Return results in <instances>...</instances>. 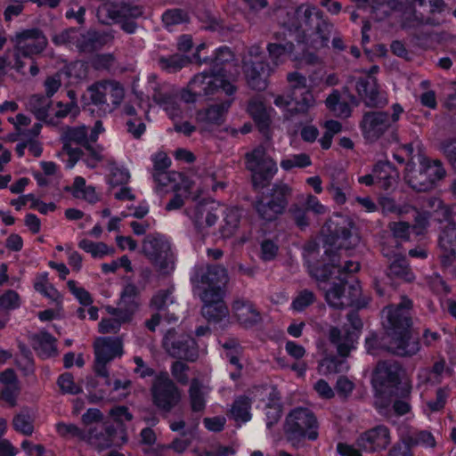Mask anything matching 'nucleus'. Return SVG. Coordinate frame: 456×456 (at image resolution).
Wrapping results in <instances>:
<instances>
[{"label": "nucleus", "instance_id": "obj_40", "mask_svg": "<svg viewBox=\"0 0 456 456\" xmlns=\"http://www.w3.org/2000/svg\"><path fill=\"white\" fill-rule=\"evenodd\" d=\"M439 247L447 256H456V226L453 224L445 225L439 236Z\"/></svg>", "mask_w": 456, "mask_h": 456}, {"label": "nucleus", "instance_id": "obj_17", "mask_svg": "<svg viewBox=\"0 0 456 456\" xmlns=\"http://www.w3.org/2000/svg\"><path fill=\"white\" fill-rule=\"evenodd\" d=\"M391 126L390 115L387 111H368L360 123L363 137L370 142L379 140Z\"/></svg>", "mask_w": 456, "mask_h": 456}, {"label": "nucleus", "instance_id": "obj_6", "mask_svg": "<svg viewBox=\"0 0 456 456\" xmlns=\"http://www.w3.org/2000/svg\"><path fill=\"white\" fill-rule=\"evenodd\" d=\"M318 422L314 412L305 407H297L289 411L284 424V434L291 445L299 449L303 440L314 441L318 437Z\"/></svg>", "mask_w": 456, "mask_h": 456}, {"label": "nucleus", "instance_id": "obj_57", "mask_svg": "<svg viewBox=\"0 0 456 456\" xmlns=\"http://www.w3.org/2000/svg\"><path fill=\"white\" fill-rule=\"evenodd\" d=\"M315 301L314 292L308 289L301 290L291 303V307L297 312H302Z\"/></svg>", "mask_w": 456, "mask_h": 456}, {"label": "nucleus", "instance_id": "obj_52", "mask_svg": "<svg viewBox=\"0 0 456 456\" xmlns=\"http://www.w3.org/2000/svg\"><path fill=\"white\" fill-rule=\"evenodd\" d=\"M78 247L87 253H90L94 257H102L107 255L108 246L103 242H94L87 239H83L79 241Z\"/></svg>", "mask_w": 456, "mask_h": 456}, {"label": "nucleus", "instance_id": "obj_3", "mask_svg": "<svg viewBox=\"0 0 456 456\" xmlns=\"http://www.w3.org/2000/svg\"><path fill=\"white\" fill-rule=\"evenodd\" d=\"M104 131L101 120H97L88 133V127L85 125L77 126H67L61 137L63 143V151L69 155L67 168H72L75 164L86 154L84 159L86 166L95 167L102 159V149L95 144L98 136Z\"/></svg>", "mask_w": 456, "mask_h": 456}, {"label": "nucleus", "instance_id": "obj_1", "mask_svg": "<svg viewBox=\"0 0 456 456\" xmlns=\"http://www.w3.org/2000/svg\"><path fill=\"white\" fill-rule=\"evenodd\" d=\"M325 255L329 257L330 264L322 267L308 264L307 267L309 274L317 281H326L333 275L340 281L339 284L334 283L326 291L325 299L328 305L337 309L358 305L361 296L359 282L355 281L349 284L343 275L357 272L360 269L359 263L346 260L342 265L339 261L340 256L330 248L325 249Z\"/></svg>", "mask_w": 456, "mask_h": 456}, {"label": "nucleus", "instance_id": "obj_7", "mask_svg": "<svg viewBox=\"0 0 456 456\" xmlns=\"http://www.w3.org/2000/svg\"><path fill=\"white\" fill-rule=\"evenodd\" d=\"M273 69L265 61V53L259 45L248 47L242 57V70L248 86L253 90H265L268 85L267 77Z\"/></svg>", "mask_w": 456, "mask_h": 456}, {"label": "nucleus", "instance_id": "obj_53", "mask_svg": "<svg viewBox=\"0 0 456 456\" xmlns=\"http://www.w3.org/2000/svg\"><path fill=\"white\" fill-rule=\"evenodd\" d=\"M34 288L37 291L40 292L46 297L56 299L58 297V291L53 288L52 284L48 283L46 273L37 276Z\"/></svg>", "mask_w": 456, "mask_h": 456}, {"label": "nucleus", "instance_id": "obj_56", "mask_svg": "<svg viewBox=\"0 0 456 456\" xmlns=\"http://www.w3.org/2000/svg\"><path fill=\"white\" fill-rule=\"evenodd\" d=\"M154 181L161 187L171 186L175 189L177 186V180L181 177V175L174 171H160L153 172L152 174Z\"/></svg>", "mask_w": 456, "mask_h": 456}, {"label": "nucleus", "instance_id": "obj_36", "mask_svg": "<svg viewBox=\"0 0 456 456\" xmlns=\"http://www.w3.org/2000/svg\"><path fill=\"white\" fill-rule=\"evenodd\" d=\"M326 107L338 118H346L352 114L349 102L342 98L338 90H334L325 101Z\"/></svg>", "mask_w": 456, "mask_h": 456}, {"label": "nucleus", "instance_id": "obj_26", "mask_svg": "<svg viewBox=\"0 0 456 456\" xmlns=\"http://www.w3.org/2000/svg\"><path fill=\"white\" fill-rule=\"evenodd\" d=\"M147 84V94L145 95L147 100H149V98L151 97L152 100L159 105L166 104L169 102V94H167L165 91L164 86L157 81V76L155 74H151L148 76ZM133 97L138 102V105L142 107L144 94L142 92L134 93Z\"/></svg>", "mask_w": 456, "mask_h": 456}, {"label": "nucleus", "instance_id": "obj_45", "mask_svg": "<svg viewBox=\"0 0 456 456\" xmlns=\"http://www.w3.org/2000/svg\"><path fill=\"white\" fill-rule=\"evenodd\" d=\"M291 193L292 189L288 184L276 183L271 190L270 200L275 204H279L280 208L285 211Z\"/></svg>", "mask_w": 456, "mask_h": 456}, {"label": "nucleus", "instance_id": "obj_60", "mask_svg": "<svg viewBox=\"0 0 456 456\" xmlns=\"http://www.w3.org/2000/svg\"><path fill=\"white\" fill-rule=\"evenodd\" d=\"M310 157L305 153L292 155L281 162V167L284 170H289L294 167H305L311 165Z\"/></svg>", "mask_w": 456, "mask_h": 456}, {"label": "nucleus", "instance_id": "obj_31", "mask_svg": "<svg viewBox=\"0 0 456 456\" xmlns=\"http://www.w3.org/2000/svg\"><path fill=\"white\" fill-rule=\"evenodd\" d=\"M232 102L233 98H230L221 103L213 104L204 111L200 112L199 118L208 125L220 126L224 123Z\"/></svg>", "mask_w": 456, "mask_h": 456}, {"label": "nucleus", "instance_id": "obj_39", "mask_svg": "<svg viewBox=\"0 0 456 456\" xmlns=\"http://www.w3.org/2000/svg\"><path fill=\"white\" fill-rule=\"evenodd\" d=\"M251 400L245 396L240 395L237 397L232 404L230 413L232 419L237 422H247L251 419Z\"/></svg>", "mask_w": 456, "mask_h": 456}, {"label": "nucleus", "instance_id": "obj_43", "mask_svg": "<svg viewBox=\"0 0 456 456\" xmlns=\"http://www.w3.org/2000/svg\"><path fill=\"white\" fill-rule=\"evenodd\" d=\"M57 434L64 439L77 438L85 441L87 436L86 430L80 428L76 424L60 421L55 424Z\"/></svg>", "mask_w": 456, "mask_h": 456}, {"label": "nucleus", "instance_id": "obj_10", "mask_svg": "<svg viewBox=\"0 0 456 456\" xmlns=\"http://www.w3.org/2000/svg\"><path fill=\"white\" fill-rule=\"evenodd\" d=\"M246 160L247 168L252 174L253 184L256 187H265L277 171L276 163L266 154L262 145L247 153Z\"/></svg>", "mask_w": 456, "mask_h": 456}, {"label": "nucleus", "instance_id": "obj_55", "mask_svg": "<svg viewBox=\"0 0 456 456\" xmlns=\"http://www.w3.org/2000/svg\"><path fill=\"white\" fill-rule=\"evenodd\" d=\"M79 30L69 28L53 37L52 41L55 45H70L76 47Z\"/></svg>", "mask_w": 456, "mask_h": 456}, {"label": "nucleus", "instance_id": "obj_30", "mask_svg": "<svg viewBox=\"0 0 456 456\" xmlns=\"http://www.w3.org/2000/svg\"><path fill=\"white\" fill-rule=\"evenodd\" d=\"M332 30V24L325 20H319V22H316L315 30L306 39L305 45L314 51L327 47Z\"/></svg>", "mask_w": 456, "mask_h": 456}, {"label": "nucleus", "instance_id": "obj_14", "mask_svg": "<svg viewBox=\"0 0 456 456\" xmlns=\"http://www.w3.org/2000/svg\"><path fill=\"white\" fill-rule=\"evenodd\" d=\"M347 320L354 331L344 330L342 332L338 328H331L329 335L330 342L336 346L338 354L342 357H346L350 351L354 348V344L358 338L357 331L362 327V323L356 312L350 313L347 315Z\"/></svg>", "mask_w": 456, "mask_h": 456}, {"label": "nucleus", "instance_id": "obj_8", "mask_svg": "<svg viewBox=\"0 0 456 456\" xmlns=\"http://www.w3.org/2000/svg\"><path fill=\"white\" fill-rule=\"evenodd\" d=\"M142 251L159 273L168 274L175 269L171 245L163 236H147L142 242Z\"/></svg>", "mask_w": 456, "mask_h": 456}, {"label": "nucleus", "instance_id": "obj_37", "mask_svg": "<svg viewBox=\"0 0 456 456\" xmlns=\"http://www.w3.org/2000/svg\"><path fill=\"white\" fill-rule=\"evenodd\" d=\"M52 100L43 94H33L29 97L27 108L40 121H46Z\"/></svg>", "mask_w": 456, "mask_h": 456}, {"label": "nucleus", "instance_id": "obj_41", "mask_svg": "<svg viewBox=\"0 0 456 456\" xmlns=\"http://www.w3.org/2000/svg\"><path fill=\"white\" fill-rule=\"evenodd\" d=\"M294 50V45L291 42L285 44L270 43L267 45V51L274 67L282 63L286 57L290 55Z\"/></svg>", "mask_w": 456, "mask_h": 456}, {"label": "nucleus", "instance_id": "obj_48", "mask_svg": "<svg viewBox=\"0 0 456 456\" xmlns=\"http://www.w3.org/2000/svg\"><path fill=\"white\" fill-rule=\"evenodd\" d=\"M116 444L118 440H120L122 444L127 441L126 426L123 423L124 420L131 421L133 419V415L127 411V408L125 406L116 407Z\"/></svg>", "mask_w": 456, "mask_h": 456}, {"label": "nucleus", "instance_id": "obj_13", "mask_svg": "<svg viewBox=\"0 0 456 456\" xmlns=\"http://www.w3.org/2000/svg\"><path fill=\"white\" fill-rule=\"evenodd\" d=\"M163 346L169 355L175 358L194 362L199 356L194 339L185 334H178L169 330L164 337Z\"/></svg>", "mask_w": 456, "mask_h": 456}, {"label": "nucleus", "instance_id": "obj_12", "mask_svg": "<svg viewBox=\"0 0 456 456\" xmlns=\"http://www.w3.org/2000/svg\"><path fill=\"white\" fill-rule=\"evenodd\" d=\"M153 403L160 410L170 411L181 400V392L167 372L155 377L151 386Z\"/></svg>", "mask_w": 456, "mask_h": 456}, {"label": "nucleus", "instance_id": "obj_4", "mask_svg": "<svg viewBox=\"0 0 456 456\" xmlns=\"http://www.w3.org/2000/svg\"><path fill=\"white\" fill-rule=\"evenodd\" d=\"M12 44V56L15 62L16 72L26 75V61H29L28 73L36 77L39 73V67L36 57L41 55L48 45V39L44 31L38 28H31L16 31L11 37Z\"/></svg>", "mask_w": 456, "mask_h": 456}, {"label": "nucleus", "instance_id": "obj_2", "mask_svg": "<svg viewBox=\"0 0 456 456\" xmlns=\"http://www.w3.org/2000/svg\"><path fill=\"white\" fill-rule=\"evenodd\" d=\"M411 306V300L403 299L396 306L390 305L382 311V324L387 334L381 346L399 356H412L420 349L419 338L413 337L410 330Z\"/></svg>", "mask_w": 456, "mask_h": 456}, {"label": "nucleus", "instance_id": "obj_46", "mask_svg": "<svg viewBox=\"0 0 456 456\" xmlns=\"http://www.w3.org/2000/svg\"><path fill=\"white\" fill-rule=\"evenodd\" d=\"M348 364L345 360H338L336 357H325L318 365V371L322 375L335 374L346 371Z\"/></svg>", "mask_w": 456, "mask_h": 456}, {"label": "nucleus", "instance_id": "obj_5", "mask_svg": "<svg viewBox=\"0 0 456 456\" xmlns=\"http://www.w3.org/2000/svg\"><path fill=\"white\" fill-rule=\"evenodd\" d=\"M237 87L225 78L223 69L200 73L190 81L188 90L183 92L182 99L186 102L195 101L196 96L217 97L221 93L233 95Z\"/></svg>", "mask_w": 456, "mask_h": 456}, {"label": "nucleus", "instance_id": "obj_20", "mask_svg": "<svg viewBox=\"0 0 456 456\" xmlns=\"http://www.w3.org/2000/svg\"><path fill=\"white\" fill-rule=\"evenodd\" d=\"M335 227L332 230L331 225H329V230L331 233V244L336 245L338 248L348 249L356 246L359 243V237L355 232L353 231V223L348 218L339 217L336 222H331Z\"/></svg>", "mask_w": 456, "mask_h": 456}, {"label": "nucleus", "instance_id": "obj_62", "mask_svg": "<svg viewBox=\"0 0 456 456\" xmlns=\"http://www.w3.org/2000/svg\"><path fill=\"white\" fill-rule=\"evenodd\" d=\"M96 15L102 24L111 25L114 22V4L110 1L102 3Z\"/></svg>", "mask_w": 456, "mask_h": 456}, {"label": "nucleus", "instance_id": "obj_54", "mask_svg": "<svg viewBox=\"0 0 456 456\" xmlns=\"http://www.w3.org/2000/svg\"><path fill=\"white\" fill-rule=\"evenodd\" d=\"M57 384L63 394L78 395L82 392V387L74 382L72 374L69 372L60 375Z\"/></svg>", "mask_w": 456, "mask_h": 456}, {"label": "nucleus", "instance_id": "obj_19", "mask_svg": "<svg viewBox=\"0 0 456 456\" xmlns=\"http://www.w3.org/2000/svg\"><path fill=\"white\" fill-rule=\"evenodd\" d=\"M355 88L369 107L382 108L388 102L386 93L379 88L377 79L372 76L360 78Z\"/></svg>", "mask_w": 456, "mask_h": 456}, {"label": "nucleus", "instance_id": "obj_22", "mask_svg": "<svg viewBox=\"0 0 456 456\" xmlns=\"http://www.w3.org/2000/svg\"><path fill=\"white\" fill-rule=\"evenodd\" d=\"M231 308L233 317L244 327H252L261 321L260 312L253 302L245 297H234Z\"/></svg>", "mask_w": 456, "mask_h": 456}, {"label": "nucleus", "instance_id": "obj_21", "mask_svg": "<svg viewBox=\"0 0 456 456\" xmlns=\"http://www.w3.org/2000/svg\"><path fill=\"white\" fill-rule=\"evenodd\" d=\"M138 290L134 284H127L121 292L120 299L116 307V324L127 323L138 308L136 300Z\"/></svg>", "mask_w": 456, "mask_h": 456}, {"label": "nucleus", "instance_id": "obj_59", "mask_svg": "<svg viewBox=\"0 0 456 456\" xmlns=\"http://www.w3.org/2000/svg\"><path fill=\"white\" fill-rule=\"evenodd\" d=\"M20 349L21 355L16 360L17 366L25 376L31 375L35 370L34 360L31 355V352L25 346L20 347Z\"/></svg>", "mask_w": 456, "mask_h": 456}, {"label": "nucleus", "instance_id": "obj_9", "mask_svg": "<svg viewBox=\"0 0 456 456\" xmlns=\"http://www.w3.org/2000/svg\"><path fill=\"white\" fill-rule=\"evenodd\" d=\"M191 281L200 293L224 294L223 287L228 281V275L221 265H199L193 269Z\"/></svg>", "mask_w": 456, "mask_h": 456}, {"label": "nucleus", "instance_id": "obj_50", "mask_svg": "<svg viewBox=\"0 0 456 456\" xmlns=\"http://www.w3.org/2000/svg\"><path fill=\"white\" fill-rule=\"evenodd\" d=\"M109 87L110 88V91H113L114 84L107 80L100 81L92 85L88 88L92 102L95 105L104 104L106 102V94Z\"/></svg>", "mask_w": 456, "mask_h": 456}, {"label": "nucleus", "instance_id": "obj_23", "mask_svg": "<svg viewBox=\"0 0 456 456\" xmlns=\"http://www.w3.org/2000/svg\"><path fill=\"white\" fill-rule=\"evenodd\" d=\"M223 296L224 294L200 293V297L204 303L201 314L208 322H218L228 316L229 310Z\"/></svg>", "mask_w": 456, "mask_h": 456}, {"label": "nucleus", "instance_id": "obj_35", "mask_svg": "<svg viewBox=\"0 0 456 456\" xmlns=\"http://www.w3.org/2000/svg\"><path fill=\"white\" fill-rule=\"evenodd\" d=\"M247 110L261 131H265L268 128L270 116L263 101L259 97H254L248 102Z\"/></svg>", "mask_w": 456, "mask_h": 456}, {"label": "nucleus", "instance_id": "obj_32", "mask_svg": "<svg viewBox=\"0 0 456 456\" xmlns=\"http://www.w3.org/2000/svg\"><path fill=\"white\" fill-rule=\"evenodd\" d=\"M376 183L387 190L397 181L399 174L389 162H379L373 168Z\"/></svg>", "mask_w": 456, "mask_h": 456}, {"label": "nucleus", "instance_id": "obj_34", "mask_svg": "<svg viewBox=\"0 0 456 456\" xmlns=\"http://www.w3.org/2000/svg\"><path fill=\"white\" fill-rule=\"evenodd\" d=\"M141 14L142 11L139 7L125 4L116 11V24H119L125 32L132 34L136 28L134 19Z\"/></svg>", "mask_w": 456, "mask_h": 456}, {"label": "nucleus", "instance_id": "obj_38", "mask_svg": "<svg viewBox=\"0 0 456 456\" xmlns=\"http://www.w3.org/2000/svg\"><path fill=\"white\" fill-rule=\"evenodd\" d=\"M388 275L404 281H412L415 278L404 256H395L388 268Z\"/></svg>", "mask_w": 456, "mask_h": 456}, {"label": "nucleus", "instance_id": "obj_28", "mask_svg": "<svg viewBox=\"0 0 456 456\" xmlns=\"http://www.w3.org/2000/svg\"><path fill=\"white\" fill-rule=\"evenodd\" d=\"M32 345L37 355L42 359L54 357L58 354L56 338L47 331H40L33 335Z\"/></svg>", "mask_w": 456, "mask_h": 456}, {"label": "nucleus", "instance_id": "obj_42", "mask_svg": "<svg viewBox=\"0 0 456 456\" xmlns=\"http://www.w3.org/2000/svg\"><path fill=\"white\" fill-rule=\"evenodd\" d=\"M122 112L129 117V118L125 121L127 132L134 138H140L145 132L146 126L144 123L134 117L136 113L135 109L129 104H125L122 109Z\"/></svg>", "mask_w": 456, "mask_h": 456}, {"label": "nucleus", "instance_id": "obj_63", "mask_svg": "<svg viewBox=\"0 0 456 456\" xmlns=\"http://www.w3.org/2000/svg\"><path fill=\"white\" fill-rule=\"evenodd\" d=\"M20 305V298L19 294L12 290L8 289L2 296H0V307L4 310H14Z\"/></svg>", "mask_w": 456, "mask_h": 456}, {"label": "nucleus", "instance_id": "obj_18", "mask_svg": "<svg viewBox=\"0 0 456 456\" xmlns=\"http://www.w3.org/2000/svg\"><path fill=\"white\" fill-rule=\"evenodd\" d=\"M218 210L219 208L213 202L200 201L189 208L186 213L193 222L195 228L203 232L216 223L219 217Z\"/></svg>", "mask_w": 456, "mask_h": 456}, {"label": "nucleus", "instance_id": "obj_64", "mask_svg": "<svg viewBox=\"0 0 456 456\" xmlns=\"http://www.w3.org/2000/svg\"><path fill=\"white\" fill-rule=\"evenodd\" d=\"M67 285L70 292L75 296V297L79 301L81 305L86 306L92 305L93 298L87 290L82 287H77V282L73 280L69 281Z\"/></svg>", "mask_w": 456, "mask_h": 456}, {"label": "nucleus", "instance_id": "obj_58", "mask_svg": "<svg viewBox=\"0 0 456 456\" xmlns=\"http://www.w3.org/2000/svg\"><path fill=\"white\" fill-rule=\"evenodd\" d=\"M401 150L409 158L408 161L418 163L425 157L423 153V145L418 139L411 142L410 143L403 144L401 147Z\"/></svg>", "mask_w": 456, "mask_h": 456}, {"label": "nucleus", "instance_id": "obj_25", "mask_svg": "<svg viewBox=\"0 0 456 456\" xmlns=\"http://www.w3.org/2000/svg\"><path fill=\"white\" fill-rule=\"evenodd\" d=\"M404 179L413 190L418 191H427L434 187L425 168L416 162H407Z\"/></svg>", "mask_w": 456, "mask_h": 456}, {"label": "nucleus", "instance_id": "obj_47", "mask_svg": "<svg viewBox=\"0 0 456 456\" xmlns=\"http://www.w3.org/2000/svg\"><path fill=\"white\" fill-rule=\"evenodd\" d=\"M418 164H421L423 168H425L428 177L431 181L433 186H435V184L438 181L442 180L445 175V170L439 160L431 161L424 157L418 162Z\"/></svg>", "mask_w": 456, "mask_h": 456}, {"label": "nucleus", "instance_id": "obj_44", "mask_svg": "<svg viewBox=\"0 0 456 456\" xmlns=\"http://www.w3.org/2000/svg\"><path fill=\"white\" fill-rule=\"evenodd\" d=\"M296 16L300 26H311L314 19L316 22L322 20L321 12L315 6L308 4L299 5L296 10Z\"/></svg>", "mask_w": 456, "mask_h": 456}, {"label": "nucleus", "instance_id": "obj_51", "mask_svg": "<svg viewBox=\"0 0 456 456\" xmlns=\"http://www.w3.org/2000/svg\"><path fill=\"white\" fill-rule=\"evenodd\" d=\"M14 429L24 436H31L34 432L33 419L27 411L15 415L12 420Z\"/></svg>", "mask_w": 456, "mask_h": 456}, {"label": "nucleus", "instance_id": "obj_16", "mask_svg": "<svg viewBox=\"0 0 456 456\" xmlns=\"http://www.w3.org/2000/svg\"><path fill=\"white\" fill-rule=\"evenodd\" d=\"M94 363L96 376L103 378L107 385L110 381V365L114 359V338L100 337L94 342Z\"/></svg>", "mask_w": 456, "mask_h": 456}, {"label": "nucleus", "instance_id": "obj_11", "mask_svg": "<svg viewBox=\"0 0 456 456\" xmlns=\"http://www.w3.org/2000/svg\"><path fill=\"white\" fill-rule=\"evenodd\" d=\"M373 383L382 392L387 388H396L403 385L404 392H410L411 381L405 370L395 361L379 362L375 369Z\"/></svg>", "mask_w": 456, "mask_h": 456}, {"label": "nucleus", "instance_id": "obj_61", "mask_svg": "<svg viewBox=\"0 0 456 456\" xmlns=\"http://www.w3.org/2000/svg\"><path fill=\"white\" fill-rule=\"evenodd\" d=\"M188 62V60L183 56L175 54L171 55L167 58H160L159 63L163 69L167 70L168 72H175L181 69L183 66H185Z\"/></svg>", "mask_w": 456, "mask_h": 456}, {"label": "nucleus", "instance_id": "obj_15", "mask_svg": "<svg viewBox=\"0 0 456 456\" xmlns=\"http://www.w3.org/2000/svg\"><path fill=\"white\" fill-rule=\"evenodd\" d=\"M390 429L385 425H378L362 432L355 440L360 450L369 453L385 451L391 444Z\"/></svg>", "mask_w": 456, "mask_h": 456}, {"label": "nucleus", "instance_id": "obj_33", "mask_svg": "<svg viewBox=\"0 0 456 456\" xmlns=\"http://www.w3.org/2000/svg\"><path fill=\"white\" fill-rule=\"evenodd\" d=\"M106 44V38L100 33L89 30L79 32L76 48L82 53H93L101 49Z\"/></svg>", "mask_w": 456, "mask_h": 456}, {"label": "nucleus", "instance_id": "obj_24", "mask_svg": "<svg viewBox=\"0 0 456 456\" xmlns=\"http://www.w3.org/2000/svg\"><path fill=\"white\" fill-rule=\"evenodd\" d=\"M87 441L99 452L109 449L112 446L114 441V426L110 422L101 423L86 430Z\"/></svg>", "mask_w": 456, "mask_h": 456}, {"label": "nucleus", "instance_id": "obj_29", "mask_svg": "<svg viewBox=\"0 0 456 456\" xmlns=\"http://www.w3.org/2000/svg\"><path fill=\"white\" fill-rule=\"evenodd\" d=\"M188 394L191 411L203 413L206 409L209 388L204 386L198 379H193L191 381Z\"/></svg>", "mask_w": 456, "mask_h": 456}, {"label": "nucleus", "instance_id": "obj_27", "mask_svg": "<svg viewBox=\"0 0 456 456\" xmlns=\"http://www.w3.org/2000/svg\"><path fill=\"white\" fill-rule=\"evenodd\" d=\"M254 209L262 224L275 222L285 211L279 204H275L270 199L257 198L254 203Z\"/></svg>", "mask_w": 456, "mask_h": 456}, {"label": "nucleus", "instance_id": "obj_49", "mask_svg": "<svg viewBox=\"0 0 456 456\" xmlns=\"http://www.w3.org/2000/svg\"><path fill=\"white\" fill-rule=\"evenodd\" d=\"M403 443L408 447L420 445L433 448L436 446L435 437L426 430L411 432Z\"/></svg>", "mask_w": 456, "mask_h": 456}]
</instances>
